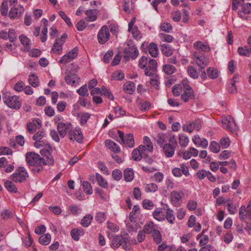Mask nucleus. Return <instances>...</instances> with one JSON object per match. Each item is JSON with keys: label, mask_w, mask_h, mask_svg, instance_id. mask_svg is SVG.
I'll use <instances>...</instances> for the list:
<instances>
[{"label": "nucleus", "mask_w": 251, "mask_h": 251, "mask_svg": "<svg viewBox=\"0 0 251 251\" xmlns=\"http://www.w3.org/2000/svg\"><path fill=\"white\" fill-rule=\"evenodd\" d=\"M177 145V141L175 135L170 136L169 143L165 144L162 147L163 153L167 157H172L175 153V150Z\"/></svg>", "instance_id": "f257e3e1"}, {"label": "nucleus", "mask_w": 251, "mask_h": 251, "mask_svg": "<svg viewBox=\"0 0 251 251\" xmlns=\"http://www.w3.org/2000/svg\"><path fill=\"white\" fill-rule=\"evenodd\" d=\"M44 148L40 150V154L44 157L45 159L46 165H53L54 161L52 155H51L52 148L48 142L44 143Z\"/></svg>", "instance_id": "f03ea898"}, {"label": "nucleus", "mask_w": 251, "mask_h": 251, "mask_svg": "<svg viewBox=\"0 0 251 251\" xmlns=\"http://www.w3.org/2000/svg\"><path fill=\"white\" fill-rule=\"evenodd\" d=\"M26 161L30 166L46 165L45 159L38 154L33 152L26 153Z\"/></svg>", "instance_id": "7ed1b4c3"}, {"label": "nucleus", "mask_w": 251, "mask_h": 251, "mask_svg": "<svg viewBox=\"0 0 251 251\" xmlns=\"http://www.w3.org/2000/svg\"><path fill=\"white\" fill-rule=\"evenodd\" d=\"M3 99L4 103L10 108L19 109L21 106V102L18 96L5 95Z\"/></svg>", "instance_id": "20e7f679"}, {"label": "nucleus", "mask_w": 251, "mask_h": 251, "mask_svg": "<svg viewBox=\"0 0 251 251\" xmlns=\"http://www.w3.org/2000/svg\"><path fill=\"white\" fill-rule=\"evenodd\" d=\"M28 176V173L24 167H19L15 173L11 176V179L15 182H22Z\"/></svg>", "instance_id": "39448f33"}, {"label": "nucleus", "mask_w": 251, "mask_h": 251, "mask_svg": "<svg viewBox=\"0 0 251 251\" xmlns=\"http://www.w3.org/2000/svg\"><path fill=\"white\" fill-rule=\"evenodd\" d=\"M124 58L128 61L129 58L132 59H135L137 57L139 54V51L137 48L134 45L127 44L126 47L124 49Z\"/></svg>", "instance_id": "423d86ee"}, {"label": "nucleus", "mask_w": 251, "mask_h": 251, "mask_svg": "<svg viewBox=\"0 0 251 251\" xmlns=\"http://www.w3.org/2000/svg\"><path fill=\"white\" fill-rule=\"evenodd\" d=\"M193 59L196 64L200 68L201 71L204 69L209 63L208 59L206 58L202 54L198 52H194Z\"/></svg>", "instance_id": "0eeeda50"}, {"label": "nucleus", "mask_w": 251, "mask_h": 251, "mask_svg": "<svg viewBox=\"0 0 251 251\" xmlns=\"http://www.w3.org/2000/svg\"><path fill=\"white\" fill-rule=\"evenodd\" d=\"M110 34L108 27L105 25L102 26L97 35L99 43L100 44H105L110 39Z\"/></svg>", "instance_id": "6e6552de"}, {"label": "nucleus", "mask_w": 251, "mask_h": 251, "mask_svg": "<svg viewBox=\"0 0 251 251\" xmlns=\"http://www.w3.org/2000/svg\"><path fill=\"white\" fill-rule=\"evenodd\" d=\"M118 134L119 138L125 146L131 148L134 147V139L132 134L129 133L124 136V133L120 130L118 131Z\"/></svg>", "instance_id": "1a4fd4ad"}, {"label": "nucleus", "mask_w": 251, "mask_h": 251, "mask_svg": "<svg viewBox=\"0 0 251 251\" xmlns=\"http://www.w3.org/2000/svg\"><path fill=\"white\" fill-rule=\"evenodd\" d=\"M72 127V124L70 122H59L57 126V129L60 136L63 138L66 133L69 134V130Z\"/></svg>", "instance_id": "9d476101"}, {"label": "nucleus", "mask_w": 251, "mask_h": 251, "mask_svg": "<svg viewBox=\"0 0 251 251\" xmlns=\"http://www.w3.org/2000/svg\"><path fill=\"white\" fill-rule=\"evenodd\" d=\"M184 91L181 98L184 102H187L195 98L194 93L192 88L188 84H183Z\"/></svg>", "instance_id": "9b49d317"}, {"label": "nucleus", "mask_w": 251, "mask_h": 251, "mask_svg": "<svg viewBox=\"0 0 251 251\" xmlns=\"http://www.w3.org/2000/svg\"><path fill=\"white\" fill-rule=\"evenodd\" d=\"M183 193L182 192L173 191L170 194L171 202L176 207L180 206Z\"/></svg>", "instance_id": "f8f14e48"}, {"label": "nucleus", "mask_w": 251, "mask_h": 251, "mask_svg": "<svg viewBox=\"0 0 251 251\" xmlns=\"http://www.w3.org/2000/svg\"><path fill=\"white\" fill-rule=\"evenodd\" d=\"M222 123L224 127L229 131L233 132L236 129V125L233 119L230 116L223 118Z\"/></svg>", "instance_id": "ddd939ff"}, {"label": "nucleus", "mask_w": 251, "mask_h": 251, "mask_svg": "<svg viewBox=\"0 0 251 251\" xmlns=\"http://www.w3.org/2000/svg\"><path fill=\"white\" fill-rule=\"evenodd\" d=\"M157 64L154 59H150L145 70V74L147 76H153L157 70Z\"/></svg>", "instance_id": "4468645a"}, {"label": "nucleus", "mask_w": 251, "mask_h": 251, "mask_svg": "<svg viewBox=\"0 0 251 251\" xmlns=\"http://www.w3.org/2000/svg\"><path fill=\"white\" fill-rule=\"evenodd\" d=\"M46 134L44 131L41 130L39 131L35 134L33 136V139L35 141L34 143V146L37 148H40L44 146V143H47V140H41Z\"/></svg>", "instance_id": "2eb2a0df"}, {"label": "nucleus", "mask_w": 251, "mask_h": 251, "mask_svg": "<svg viewBox=\"0 0 251 251\" xmlns=\"http://www.w3.org/2000/svg\"><path fill=\"white\" fill-rule=\"evenodd\" d=\"M68 136L70 140H75L78 143H81L83 141V135L79 128L73 129L72 127L71 130H69Z\"/></svg>", "instance_id": "dca6fc26"}, {"label": "nucleus", "mask_w": 251, "mask_h": 251, "mask_svg": "<svg viewBox=\"0 0 251 251\" xmlns=\"http://www.w3.org/2000/svg\"><path fill=\"white\" fill-rule=\"evenodd\" d=\"M126 239L121 234L114 236L112 239L111 248L114 250L118 249L126 242Z\"/></svg>", "instance_id": "f3484780"}, {"label": "nucleus", "mask_w": 251, "mask_h": 251, "mask_svg": "<svg viewBox=\"0 0 251 251\" xmlns=\"http://www.w3.org/2000/svg\"><path fill=\"white\" fill-rule=\"evenodd\" d=\"M24 11V8L23 6L20 7H12L10 9L8 14V16L10 19H14L16 18H20Z\"/></svg>", "instance_id": "a211bd4d"}, {"label": "nucleus", "mask_w": 251, "mask_h": 251, "mask_svg": "<svg viewBox=\"0 0 251 251\" xmlns=\"http://www.w3.org/2000/svg\"><path fill=\"white\" fill-rule=\"evenodd\" d=\"M19 38L21 43L23 46L22 50L24 51H28L31 49V43L30 40L25 35H21Z\"/></svg>", "instance_id": "6ab92c4d"}, {"label": "nucleus", "mask_w": 251, "mask_h": 251, "mask_svg": "<svg viewBox=\"0 0 251 251\" xmlns=\"http://www.w3.org/2000/svg\"><path fill=\"white\" fill-rule=\"evenodd\" d=\"M105 145L107 148L113 152L119 153L121 151V148L119 146L111 140H106Z\"/></svg>", "instance_id": "aec40b11"}, {"label": "nucleus", "mask_w": 251, "mask_h": 251, "mask_svg": "<svg viewBox=\"0 0 251 251\" xmlns=\"http://www.w3.org/2000/svg\"><path fill=\"white\" fill-rule=\"evenodd\" d=\"M194 47L196 50L202 52H207L210 50L208 44L200 41L194 43Z\"/></svg>", "instance_id": "412c9836"}, {"label": "nucleus", "mask_w": 251, "mask_h": 251, "mask_svg": "<svg viewBox=\"0 0 251 251\" xmlns=\"http://www.w3.org/2000/svg\"><path fill=\"white\" fill-rule=\"evenodd\" d=\"M65 80L68 84L74 85L78 83L79 77L75 74H70L66 75Z\"/></svg>", "instance_id": "4be33fe9"}, {"label": "nucleus", "mask_w": 251, "mask_h": 251, "mask_svg": "<svg viewBox=\"0 0 251 251\" xmlns=\"http://www.w3.org/2000/svg\"><path fill=\"white\" fill-rule=\"evenodd\" d=\"M85 14L87 16L85 20L88 22H94L97 19V10L96 9L86 10Z\"/></svg>", "instance_id": "5701e85b"}, {"label": "nucleus", "mask_w": 251, "mask_h": 251, "mask_svg": "<svg viewBox=\"0 0 251 251\" xmlns=\"http://www.w3.org/2000/svg\"><path fill=\"white\" fill-rule=\"evenodd\" d=\"M123 89L126 93L132 94L135 90V84L130 81L126 82L123 86Z\"/></svg>", "instance_id": "b1692460"}, {"label": "nucleus", "mask_w": 251, "mask_h": 251, "mask_svg": "<svg viewBox=\"0 0 251 251\" xmlns=\"http://www.w3.org/2000/svg\"><path fill=\"white\" fill-rule=\"evenodd\" d=\"M166 209L164 208V209L166 210V216H165V219H166L169 223L170 224H174L175 220V218L174 215V211L172 209H170L168 205H166Z\"/></svg>", "instance_id": "393cba45"}, {"label": "nucleus", "mask_w": 251, "mask_h": 251, "mask_svg": "<svg viewBox=\"0 0 251 251\" xmlns=\"http://www.w3.org/2000/svg\"><path fill=\"white\" fill-rule=\"evenodd\" d=\"M154 139L158 145L162 147L166 141L167 136L164 133H159L154 137Z\"/></svg>", "instance_id": "a878e982"}, {"label": "nucleus", "mask_w": 251, "mask_h": 251, "mask_svg": "<svg viewBox=\"0 0 251 251\" xmlns=\"http://www.w3.org/2000/svg\"><path fill=\"white\" fill-rule=\"evenodd\" d=\"M153 217L158 221H162L165 220V214L161 208H156L152 212Z\"/></svg>", "instance_id": "bb28decb"}, {"label": "nucleus", "mask_w": 251, "mask_h": 251, "mask_svg": "<svg viewBox=\"0 0 251 251\" xmlns=\"http://www.w3.org/2000/svg\"><path fill=\"white\" fill-rule=\"evenodd\" d=\"M161 50L163 54L168 57L171 56L173 53V49L170 45L166 44L161 45Z\"/></svg>", "instance_id": "cd10ccee"}, {"label": "nucleus", "mask_w": 251, "mask_h": 251, "mask_svg": "<svg viewBox=\"0 0 251 251\" xmlns=\"http://www.w3.org/2000/svg\"><path fill=\"white\" fill-rule=\"evenodd\" d=\"M125 180L127 182L131 181L134 178L133 171L131 168H126L124 172Z\"/></svg>", "instance_id": "c85d7f7f"}, {"label": "nucleus", "mask_w": 251, "mask_h": 251, "mask_svg": "<svg viewBox=\"0 0 251 251\" xmlns=\"http://www.w3.org/2000/svg\"><path fill=\"white\" fill-rule=\"evenodd\" d=\"M148 50L150 54L153 57H156L158 54V49L157 46L154 43L150 44L148 47Z\"/></svg>", "instance_id": "c756f323"}, {"label": "nucleus", "mask_w": 251, "mask_h": 251, "mask_svg": "<svg viewBox=\"0 0 251 251\" xmlns=\"http://www.w3.org/2000/svg\"><path fill=\"white\" fill-rule=\"evenodd\" d=\"M162 70L166 74L170 75L175 73L176 71V69L175 66L168 64L163 66Z\"/></svg>", "instance_id": "7c9ffc66"}, {"label": "nucleus", "mask_w": 251, "mask_h": 251, "mask_svg": "<svg viewBox=\"0 0 251 251\" xmlns=\"http://www.w3.org/2000/svg\"><path fill=\"white\" fill-rule=\"evenodd\" d=\"M226 203L228 207V211L230 214H234L237 212V207L233 204V201L230 199L226 200Z\"/></svg>", "instance_id": "2f4dec72"}, {"label": "nucleus", "mask_w": 251, "mask_h": 251, "mask_svg": "<svg viewBox=\"0 0 251 251\" xmlns=\"http://www.w3.org/2000/svg\"><path fill=\"white\" fill-rule=\"evenodd\" d=\"M154 224L152 222L150 221L147 222L143 226L142 230L144 233L146 234H150L153 232L154 230Z\"/></svg>", "instance_id": "473e14b6"}, {"label": "nucleus", "mask_w": 251, "mask_h": 251, "mask_svg": "<svg viewBox=\"0 0 251 251\" xmlns=\"http://www.w3.org/2000/svg\"><path fill=\"white\" fill-rule=\"evenodd\" d=\"M96 179L97 181L98 184L101 187L106 188L108 187V183L107 181L100 174L98 173L96 174Z\"/></svg>", "instance_id": "72a5a7b5"}, {"label": "nucleus", "mask_w": 251, "mask_h": 251, "mask_svg": "<svg viewBox=\"0 0 251 251\" xmlns=\"http://www.w3.org/2000/svg\"><path fill=\"white\" fill-rule=\"evenodd\" d=\"M60 39H56L52 48V51L54 53L60 54L62 50V43L59 42Z\"/></svg>", "instance_id": "f704fd0d"}, {"label": "nucleus", "mask_w": 251, "mask_h": 251, "mask_svg": "<svg viewBox=\"0 0 251 251\" xmlns=\"http://www.w3.org/2000/svg\"><path fill=\"white\" fill-rule=\"evenodd\" d=\"M83 190L85 194L91 195L93 193V189L91 184L87 181H84L82 183Z\"/></svg>", "instance_id": "c9c22d12"}, {"label": "nucleus", "mask_w": 251, "mask_h": 251, "mask_svg": "<svg viewBox=\"0 0 251 251\" xmlns=\"http://www.w3.org/2000/svg\"><path fill=\"white\" fill-rule=\"evenodd\" d=\"M93 216L91 214L85 215L81 221V224L84 227H88L91 224Z\"/></svg>", "instance_id": "e433bc0d"}, {"label": "nucleus", "mask_w": 251, "mask_h": 251, "mask_svg": "<svg viewBox=\"0 0 251 251\" xmlns=\"http://www.w3.org/2000/svg\"><path fill=\"white\" fill-rule=\"evenodd\" d=\"M29 83L33 87H37L39 85V80L34 74L29 75Z\"/></svg>", "instance_id": "4c0bfd02"}, {"label": "nucleus", "mask_w": 251, "mask_h": 251, "mask_svg": "<svg viewBox=\"0 0 251 251\" xmlns=\"http://www.w3.org/2000/svg\"><path fill=\"white\" fill-rule=\"evenodd\" d=\"M83 231L82 229H78L74 228L71 231V235L74 240L78 241L79 239V236L83 235Z\"/></svg>", "instance_id": "58836bf2"}, {"label": "nucleus", "mask_w": 251, "mask_h": 251, "mask_svg": "<svg viewBox=\"0 0 251 251\" xmlns=\"http://www.w3.org/2000/svg\"><path fill=\"white\" fill-rule=\"evenodd\" d=\"M178 139L179 145L182 148H185L188 145L189 140L187 136L184 134H179Z\"/></svg>", "instance_id": "ea45409f"}, {"label": "nucleus", "mask_w": 251, "mask_h": 251, "mask_svg": "<svg viewBox=\"0 0 251 251\" xmlns=\"http://www.w3.org/2000/svg\"><path fill=\"white\" fill-rule=\"evenodd\" d=\"M152 233V237L154 241L157 244H160L162 240L160 232L156 229H154Z\"/></svg>", "instance_id": "a19ab883"}, {"label": "nucleus", "mask_w": 251, "mask_h": 251, "mask_svg": "<svg viewBox=\"0 0 251 251\" xmlns=\"http://www.w3.org/2000/svg\"><path fill=\"white\" fill-rule=\"evenodd\" d=\"M50 240L51 236L49 233L41 236L39 239L40 243L44 245H48L50 243Z\"/></svg>", "instance_id": "79ce46f5"}, {"label": "nucleus", "mask_w": 251, "mask_h": 251, "mask_svg": "<svg viewBox=\"0 0 251 251\" xmlns=\"http://www.w3.org/2000/svg\"><path fill=\"white\" fill-rule=\"evenodd\" d=\"M6 189L10 192L16 193L17 189L15 185L11 181H6L4 183Z\"/></svg>", "instance_id": "37998d69"}, {"label": "nucleus", "mask_w": 251, "mask_h": 251, "mask_svg": "<svg viewBox=\"0 0 251 251\" xmlns=\"http://www.w3.org/2000/svg\"><path fill=\"white\" fill-rule=\"evenodd\" d=\"M207 75L211 79L216 78L218 76V72L216 69L209 67L207 70Z\"/></svg>", "instance_id": "c03bdc74"}, {"label": "nucleus", "mask_w": 251, "mask_h": 251, "mask_svg": "<svg viewBox=\"0 0 251 251\" xmlns=\"http://www.w3.org/2000/svg\"><path fill=\"white\" fill-rule=\"evenodd\" d=\"M144 157L143 154L140 152V150H138V149H135L132 151V158L134 160L140 161Z\"/></svg>", "instance_id": "a18cd8bd"}, {"label": "nucleus", "mask_w": 251, "mask_h": 251, "mask_svg": "<svg viewBox=\"0 0 251 251\" xmlns=\"http://www.w3.org/2000/svg\"><path fill=\"white\" fill-rule=\"evenodd\" d=\"M90 117V114L87 112L81 113L80 114V124L84 126L86 124L87 121Z\"/></svg>", "instance_id": "49530a36"}, {"label": "nucleus", "mask_w": 251, "mask_h": 251, "mask_svg": "<svg viewBox=\"0 0 251 251\" xmlns=\"http://www.w3.org/2000/svg\"><path fill=\"white\" fill-rule=\"evenodd\" d=\"M220 145L216 141H212L209 145V149L211 151L218 153L220 151Z\"/></svg>", "instance_id": "de8ad7c7"}, {"label": "nucleus", "mask_w": 251, "mask_h": 251, "mask_svg": "<svg viewBox=\"0 0 251 251\" xmlns=\"http://www.w3.org/2000/svg\"><path fill=\"white\" fill-rule=\"evenodd\" d=\"M157 189V185L154 183L147 184L145 187V190L146 192H155Z\"/></svg>", "instance_id": "09e8293b"}, {"label": "nucleus", "mask_w": 251, "mask_h": 251, "mask_svg": "<svg viewBox=\"0 0 251 251\" xmlns=\"http://www.w3.org/2000/svg\"><path fill=\"white\" fill-rule=\"evenodd\" d=\"M189 75L193 78L196 79L199 77V74L193 66H189L187 69Z\"/></svg>", "instance_id": "8fccbe9b"}, {"label": "nucleus", "mask_w": 251, "mask_h": 251, "mask_svg": "<svg viewBox=\"0 0 251 251\" xmlns=\"http://www.w3.org/2000/svg\"><path fill=\"white\" fill-rule=\"evenodd\" d=\"M125 75L121 71H116L112 75V78L115 80H121L124 79Z\"/></svg>", "instance_id": "3c124183"}, {"label": "nucleus", "mask_w": 251, "mask_h": 251, "mask_svg": "<svg viewBox=\"0 0 251 251\" xmlns=\"http://www.w3.org/2000/svg\"><path fill=\"white\" fill-rule=\"evenodd\" d=\"M144 144L148 147V151L151 152L153 151V145L149 137L145 136L144 137Z\"/></svg>", "instance_id": "603ef678"}, {"label": "nucleus", "mask_w": 251, "mask_h": 251, "mask_svg": "<svg viewBox=\"0 0 251 251\" xmlns=\"http://www.w3.org/2000/svg\"><path fill=\"white\" fill-rule=\"evenodd\" d=\"M8 9L7 0H3L1 3L0 7L1 14L3 16L7 15Z\"/></svg>", "instance_id": "864d4df0"}, {"label": "nucleus", "mask_w": 251, "mask_h": 251, "mask_svg": "<svg viewBox=\"0 0 251 251\" xmlns=\"http://www.w3.org/2000/svg\"><path fill=\"white\" fill-rule=\"evenodd\" d=\"M159 37L163 41L168 43L172 42L174 39L172 35L164 33H160Z\"/></svg>", "instance_id": "5fc2aeb1"}, {"label": "nucleus", "mask_w": 251, "mask_h": 251, "mask_svg": "<svg viewBox=\"0 0 251 251\" xmlns=\"http://www.w3.org/2000/svg\"><path fill=\"white\" fill-rule=\"evenodd\" d=\"M246 213V207L245 205H242L239 211V216L240 219L242 221H245V220L246 219V216L245 215V214Z\"/></svg>", "instance_id": "6e6d98bb"}, {"label": "nucleus", "mask_w": 251, "mask_h": 251, "mask_svg": "<svg viewBox=\"0 0 251 251\" xmlns=\"http://www.w3.org/2000/svg\"><path fill=\"white\" fill-rule=\"evenodd\" d=\"M182 87L179 84L174 85L172 88V92L173 95L176 96H178L182 92Z\"/></svg>", "instance_id": "4d7b16f0"}, {"label": "nucleus", "mask_w": 251, "mask_h": 251, "mask_svg": "<svg viewBox=\"0 0 251 251\" xmlns=\"http://www.w3.org/2000/svg\"><path fill=\"white\" fill-rule=\"evenodd\" d=\"M230 141L228 138H222L220 140V145L223 149H226L229 146Z\"/></svg>", "instance_id": "13d9d810"}, {"label": "nucleus", "mask_w": 251, "mask_h": 251, "mask_svg": "<svg viewBox=\"0 0 251 251\" xmlns=\"http://www.w3.org/2000/svg\"><path fill=\"white\" fill-rule=\"evenodd\" d=\"M37 128V125L34 122V121L27 124V130L28 132L31 134L35 132Z\"/></svg>", "instance_id": "bf43d9fd"}, {"label": "nucleus", "mask_w": 251, "mask_h": 251, "mask_svg": "<svg viewBox=\"0 0 251 251\" xmlns=\"http://www.w3.org/2000/svg\"><path fill=\"white\" fill-rule=\"evenodd\" d=\"M112 176L114 180L119 181L122 177V173L120 170L115 169L113 171Z\"/></svg>", "instance_id": "052dcab7"}, {"label": "nucleus", "mask_w": 251, "mask_h": 251, "mask_svg": "<svg viewBox=\"0 0 251 251\" xmlns=\"http://www.w3.org/2000/svg\"><path fill=\"white\" fill-rule=\"evenodd\" d=\"M8 38L11 42H14L16 40L17 37L14 29L10 28L9 29L7 36Z\"/></svg>", "instance_id": "680f3d73"}, {"label": "nucleus", "mask_w": 251, "mask_h": 251, "mask_svg": "<svg viewBox=\"0 0 251 251\" xmlns=\"http://www.w3.org/2000/svg\"><path fill=\"white\" fill-rule=\"evenodd\" d=\"M143 206L145 209L150 210L153 208L154 203L150 200H144L143 201Z\"/></svg>", "instance_id": "e2e57ef3"}, {"label": "nucleus", "mask_w": 251, "mask_h": 251, "mask_svg": "<svg viewBox=\"0 0 251 251\" xmlns=\"http://www.w3.org/2000/svg\"><path fill=\"white\" fill-rule=\"evenodd\" d=\"M238 52L241 55L247 56L249 55L250 50L247 47H239L238 49Z\"/></svg>", "instance_id": "0e129e2a"}, {"label": "nucleus", "mask_w": 251, "mask_h": 251, "mask_svg": "<svg viewBox=\"0 0 251 251\" xmlns=\"http://www.w3.org/2000/svg\"><path fill=\"white\" fill-rule=\"evenodd\" d=\"M198 237L201 238L200 241V245L202 247L203 246L206 245V244L208 243L209 240V237L207 235L200 234L198 235Z\"/></svg>", "instance_id": "69168bd1"}, {"label": "nucleus", "mask_w": 251, "mask_h": 251, "mask_svg": "<svg viewBox=\"0 0 251 251\" xmlns=\"http://www.w3.org/2000/svg\"><path fill=\"white\" fill-rule=\"evenodd\" d=\"M140 109L142 111H147L150 109L151 107V104L150 103L147 101V100H144L141 101L140 103Z\"/></svg>", "instance_id": "338daca9"}, {"label": "nucleus", "mask_w": 251, "mask_h": 251, "mask_svg": "<svg viewBox=\"0 0 251 251\" xmlns=\"http://www.w3.org/2000/svg\"><path fill=\"white\" fill-rule=\"evenodd\" d=\"M242 11L245 14H250L251 12V3L243 4L242 7Z\"/></svg>", "instance_id": "774afa93"}]
</instances>
